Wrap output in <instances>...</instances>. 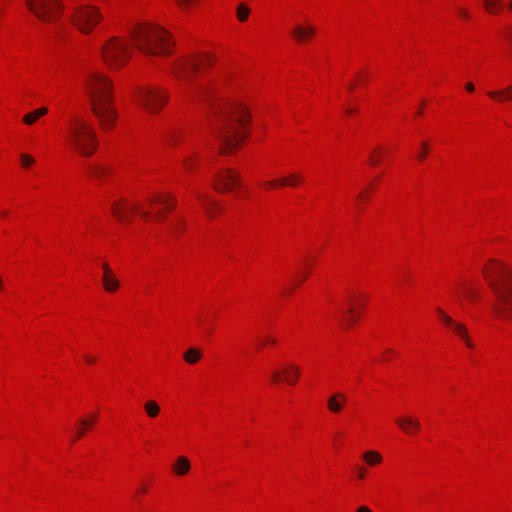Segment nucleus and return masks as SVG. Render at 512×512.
Listing matches in <instances>:
<instances>
[{
	"label": "nucleus",
	"instance_id": "f257e3e1",
	"mask_svg": "<svg viewBox=\"0 0 512 512\" xmlns=\"http://www.w3.org/2000/svg\"><path fill=\"white\" fill-rule=\"evenodd\" d=\"M218 118L215 136L220 142L221 153L235 149L247 134L250 114L240 104H223L214 108Z\"/></svg>",
	"mask_w": 512,
	"mask_h": 512
},
{
	"label": "nucleus",
	"instance_id": "f03ea898",
	"mask_svg": "<svg viewBox=\"0 0 512 512\" xmlns=\"http://www.w3.org/2000/svg\"><path fill=\"white\" fill-rule=\"evenodd\" d=\"M483 274L496 298L493 311L499 318H512V269L503 263L490 261Z\"/></svg>",
	"mask_w": 512,
	"mask_h": 512
},
{
	"label": "nucleus",
	"instance_id": "7ed1b4c3",
	"mask_svg": "<svg viewBox=\"0 0 512 512\" xmlns=\"http://www.w3.org/2000/svg\"><path fill=\"white\" fill-rule=\"evenodd\" d=\"M91 108L104 130L114 127L117 113L113 106L112 84L101 73H91L86 81Z\"/></svg>",
	"mask_w": 512,
	"mask_h": 512
},
{
	"label": "nucleus",
	"instance_id": "20e7f679",
	"mask_svg": "<svg viewBox=\"0 0 512 512\" xmlns=\"http://www.w3.org/2000/svg\"><path fill=\"white\" fill-rule=\"evenodd\" d=\"M135 47L144 54L164 56L171 53V41L166 30L154 25H140L131 32Z\"/></svg>",
	"mask_w": 512,
	"mask_h": 512
},
{
	"label": "nucleus",
	"instance_id": "39448f33",
	"mask_svg": "<svg viewBox=\"0 0 512 512\" xmlns=\"http://www.w3.org/2000/svg\"><path fill=\"white\" fill-rule=\"evenodd\" d=\"M65 139L69 146L83 157H90L97 149L94 127L80 116H72L67 123Z\"/></svg>",
	"mask_w": 512,
	"mask_h": 512
},
{
	"label": "nucleus",
	"instance_id": "423d86ee",
	"mask_svg": "<svg viewBox=\"0 0 512 512\" xmlns=\"http://www.w3.org/2000/svg\"><path fill=\"white\" fill-rule=\"evenodd\" d=\"M101 56L109 68L118 69L128 61L130 50L126 42L118 37H112L103 45Z\"/></svg>",
	"mask_w": 512,
	"mask_h": 512
},
{
	"label": "nucleus",
	"instance_id": "0eeeda50",
	"mask_svg": "<svg viewBox=\"0 0 512 512\" xmlns=\"http://www.w3.org/2000/svg\"><path fill=\"white\" fill-rule=\"evenodd\" d=\"M213 62L209 56L185 57L177 60L173 65L175 77L184 82H190L193 74L202 71Z\"/></svg>",
	"mask_w": 512,
	"mask_h": 512
},
{
	"label": "nucleus",
	"instance_id": "6e6552de",
	"mask_svg": "<svg viewBox=\"0 0 512 512\" xmlns=\"http://www.w3.org/2000/svg\"><path fill=\"white\" fill-rule=\"evenodd\" d=\"M168 93L163 88L146 87L137 95V102L149 113H157L167 102Z\"/></svg>",
	"mask_w": 512,
	"mask_h": 512
},
{
	"label": "nucleus",
	"instance_id": "1a4fd4ad",
	"mask_svg": "<svg viewBox=\"0 0 512 512\" xmlns=\"http://www.w3.org/2000/svg\"><path fill=\"white\" fill-rule=\"evenodd\" d=\"M102 19L98 9L91 5L75 7L73 24L84 34H89Z\"/></svg>",
	"mask_w": 512,
	"mask_h": 512
},
{
	"label": "nucleus",
	"instance_id": "9d476101",
	"mask_svg": "<svg viewBox=\"0 0 512 512\" xmlns=\"http://www.w3.org/2000/svg\"><path fill=\"white\" fill-rule=\"evenodd\" d=\"M25 2L30 11L45 22L56 20L62 9V4L58 0H25Z\"/></svg>",
	"mask_w": 512,
	"mask_h": 512
},
{
	"label": "nucleus",
	"instance_id": "9b49d317",
	"mask_svg": "<svg viewBox=\"0 0 512 512\" xmlns=\"http://www.w3.org/2000/svg\"><path fill=\"white\" fill-rule=\"evenodd\" d=\"M111 211L119 221L123 222L130 219L129 214L132 212L138 213L144 219H148L151 215L148 210L142 209L139 204H129L124 199L114 202L111 205Z\"/></svg>",
	"mask_w": 512,
	"mask_h": 512
},
{
	"label": "nucleus",
	"instance_id": "f8f14e48",
	"mask_svg": "<svg viewBox=\"0 0 512 512\" xmlns=\"http://www.w3.org/2000/svg\"><path fill=\"white\" fill-rule=\"evenodd\" d=\"M437 312L441 321L449 327L453 333L460 337L470 349L474 348V343L471 340L468 329L462 323L454 321L449 315H447L441 308H437Z\"/></svg>",
	"mask_w": 512,
	"mask_h": 512
},
{
	"label": "nucleus",
	"instance_id": "ddd939ff",
	"mask_svg": "<svg viewBox=\"0 0 512 512\" xmlns=\"http://www.w3.org/2000/svg\"><path fill=\"white\" fill-rule=\"evenodd\" d=\"M240 184V178L236 171L224 169L214 179V188L218 191H230Z\"/></svg>",
	"mask_w": 512,
	"mask_h": 512
},
{
	"label": "nucleus",
	"instance_id": "4468645a",
	"mask_svg": "<svg viewBox=\"0 0 512 512\" xmlns=\"http://www.w3.org/2000/svg\"><path fill=\"white\" fill-rule=\"evenodd\" d=\"M300 376V368L295 364H286L282 371L275 370L272 373V380L275 383L284 381L289 385H295Z\"/></svg>",
	"mask_w": 512,
	"mask_h": 512
},
{
	"label": "nucleus",
	"instance_id": "2eb2a0df",
	"mask_svg": "<svg viewBox=\"0 0 512 512\" xmlns=\"http://www.w3.org/2000/svg\"><path fill=\"white\" fill-rule=\"evenodd\" d=\"M302 181H303V176L298 172H294L286 177H281V178H277L274 180L266 181L264 183V185L267 188H277V187H285V186L295 187Z\"/></svg>",
	"mask_w": 512,
	"mask_h": 512
},
{
	"label": "nucleus",
	"instance_id": "dca6fc26",
	"mask_svg": "<svg viewBox=\"0 0 512 512\" xmlns=\"http://www.w3.org/2000/svg\"><path fill=\"white\" fill-rule=\"evenodd\" d=\"M399 428L407 435H413L418 432L421 428V424L418 419L412 416H405L396 420Z\"/></svg>",
	"mask_w": 512,
	"mask_h": 512
},
{
	"label": "nucleus",
	"instance_id": "f3484780",
	"mask_svg": "<svg viewBox=\"0 0 512 512\" xmlns=\"http://www.w3.org/2000/svg\"><path fill=\"white\" fill-rule=\"evenodd\" d=\"M103 268V285L104 289L107 292H114L119 287V281L116 279L115 275L113 274L112 270L110 269L109 265L107 263H104L102 265Z\"/></svg>",
	"mask_w": 512,
	"mask_h": 512
},
{
	"label": "nucleus",
	"instance_id": "a211bd4d",
	"mask_svg": "<svg viewBox=\"0 0 512 512\" xmlns=\"http://www.w3.org/2000/svg\"><path fill=\"white\" fill-rule=\"evenodd\" d=\"M347 397L345 394L337 392L332 394L327 400V407L332 413H339L342 411Z\"/></svg>",
	"mask_w": 512,
	"mask_h": 512
},
{
	"label": "nucleus",
	"instance_id": "6ab92c4d",
	"mask_svg": "<svg viewBox=\"0 0 512 512\" xmlns=\"http://www.w3.org/2000/svg\"><path fill=\"white\" fill-rule=\"evenodd\" d=\"M316 30L313 26L308 25L306 27L304 26H296L292 34L295 37L296 41L298 42H304L311 38L315 34Z\"/></svg>",
	"mask_w": 512,
	"mask_h": 512
},
{
	"label": "nucleus",
	"instance_id": "aec40b11",
	"mask_svg": "<svg viewBox=\"0 0 512 512\" xmlns=\"http://www.w3.org/2000/svg\"><path fill=\"white\" fill-rule=\"evenodd\" d=\"M487 95L499 102H505L512 100V85L501 90L488 91Z\"/></svg>",
	"mask_w": 512,
	"mask_h": 512
},
{
	"label": "nucleus",
	"instance_id": "412c9836",
	"mask_svg": "<svg viewBox=\"0 0 512 512\" xmlns=\"http://www.w3.org/2000/svg\"><path fill=\"white\" fill-rule=\"evenodd\" d=\"M88 173L90 176L98 180L99 182H102L107 175H109L110 170L109 168L102 166V165H89L88 166Z\"/></svg>",
	"mask_w": 512,
	"mask_h": 512
},
{
	"label": "nucleus",
	"instance_id": "4be33fe9",
	"mask_svg": "<svg viewBox=\"0 0 512 512\" xmlns=\"http://www.w3.org/2000/svg\"><path fill=\"white\" fill-rule=\"evenodd\" d=\"M196 197L202 202L205 212L210 217H213V211L214 209H218V204L210 199L207 195L197 193Z\"/></svg>",
	"mask_w": 512,
	"mask_h": 512
},
{
	"label": "nucleus",
	"instance_id": "5701e85b",
	"mask_svg": "<svg viewBox=\"0 0 512 512\" xmlns=\"http://www.w3.org/2000/svg\"><path fill=\"white\" fill-rule=\"evenodd\" d=\"M190 467L191 465L189 460L184 456H180L177 458L173 469L176 474L182 476L185 475L190 470Z\"/></svg>",
	"mask_w": 512,
	"mask_h": 512
},
{
	"label": "nucleus",
	"instance_id": "b1692460",
	"mask_svg": "<svg viewBox=\"0 0 512 512\" xmlns=\"http://www.w3.org/2000/svg\"><path fill=\"white\" fill-rule=\"evenodd\" d=\"M149 201L152 204H163V205H166L167 209H170L176 203L175 199L172 198L170 195H167V194H159V195L152 196V197L149 198Z\"/></svg>",
	"mask_w": 512,
	"mask_h": 512
},
{
	"label": "nucleus",
	"instance_id": "393cba45",
	"mask_svg": "<svg viewBox=\"0 0 512 512\" xmlns=\"http://www.w3.org/2000/svg\"><path fill=\"white\" fill-rule=\"evenodd\" d=\"M363 459L370 466H375L382 462L381 454L374 450H369L365 452L363 454Z\"/></svg>",
	"mask_w": 512,
	"mask_h": 512
},
{
	"label": "nucleus",
	"instance_id": "a878e982",
	"mask_svg": "<svg viewBox=\"0 0 512 512\" xmlns=\"http://www.w3.org/2000/svg\"><path fill=\"white\" fill-rule=\"evenodd\" d=\"M183 357L187 363L195 364L202 357V353L196 348H190L184 353Z\"/></svg>",
	"mask_w": 512,
	"mask_h": 512
},
{
	"label": "nucleus",
	"instance_id": "bb28decb",
	"mask_svg": "<svg viewBox=\"0 0 512 512\" xmlns=\"http://www.w3.org/2000/svg\"><path fill=\"white\" fill-rule=\"evenodd\" d=\"M144 410L151 418L157 417L160 413L159 405L153 400H149L144 403Z\"/></svg>",
	"mask_w": 512,
	"mask_h": 512
},
{
	"label": "nucleus",
	"instance_id": "cd10ccee",
	"mask_svg": "<svg viewBox=\"0 0 512 512\" xmlns=\"http://www.w3.org/2000/svg\"><path fill=\"white\" fill-rule=\"evenodd\" d=\"M341 321L347 326H352L355 323L354 308L349 307L346 311L341 314Z\"/></svg>",
	"mask_w": 512,
	"mask_h": 512
},
{
	"label": "nucleus",
	"instance_id": "c85d7f7f",
	"mask_svg": "<svg viewBox=\"0 0 512 512\" xmlns=\"http://www.w3.org/2000/svg\"><path fill=\"white\" fill-rule=\"evenodd\" d=\"M236 12L238 20L244 22L248 19L250 8L246 4L241 3L237 6Z\"/></svg>",
	"mask_w": 512,
	"mask_h": 512
},
{
	"label": "nucleus",
	"instance_id": "c756f323",
	"mask_svg": "<svg viewBox=\"0 0 512 512\" xmlns=\"http://www.w3.org/2000/svg\"><path fill=\"white\" fill-rule=\"evenodd\" d=\"M180 138V134L176 130H169L165 133V142L167 145H175Z\"/></svg>",
	"mask_w": 512,
	"mask_h": 512
},
{
	"label": "nucleus",
	"instance_id": "7c9ffc66",
	"mask_svg": "<svg viewBox=\"0 0 512 512\" xmlns=\"http://www.w3.org/2000/svg\"><path fill=\"white\" fill-rule=\"evenodd\" d=\"M484 6L490 13H496L500 9V0H484Z\"/></svg>",
	"mask_w": 512,
	"mask_h": 512
},
{
	"label": "nucleus",
	"instance_id": "2f4dec72",
	"mask_svg": "<svg viewBox=\"0 0 512 512\" xmlns=\"http://www.w3.org/2000/svg\"><path fill=\"white\" fill-rule=\"evenodd\" d=\"M39 119L38 115L36 114L35 110L25 114L23 116V123H25L26 125H32L34 124L37 120Z\"/></svg>",
	"mask_w": 512,
	"mask_h": 512
},
{
	"label": "nucleus",
	"instance_id": "473e14b6",
	"mask_svg": "<svg viewBox=\"0 0 512 512\" xmlns=\"http://www.w3.org/2000/svg\"><path fill=\"white\" fill-rule=\"evenodd\" d=\"M20 160L23 168H28L35 163V159L31 155L26 153H22L20 155Z\"/></svg>",
	"mask_w": 512,
	"mask_h": 512
},
{
	"label": "nucleus",
	"instance_id": "72a5a7b5",
	"mask_svg": "<svg viewBox=\"0 0 512 512\" xmlns=\"http://www.w3.org/2000/svg\"><path fill=\"white\" fill-rule=\"evenodd\" d=\"M421 147H422V150L419 151V153L417 154V158L420 161H422L426 157L428 149H429V145L427 142H422Z\"/></svg>",
	"mask_w": 512,
	"mask_h": 512
},
{
	"label": "nucleus",
	"instance_id": "f704fd0d",
	"mask_svg": "<svg viewBox=\"0 0 512 512\" xmlns=\"http://www.w3.org/2000/svg\"><path fill=\"white\" fill-rule=\"evenodd\" d=\"M96 420V415H94L90 420L88 419H81L79 420V423L81 424V426L83 427H90Z\"/></svg>",
	"mask_w": 512,
	"mask_h": 512
},
{
	"label": "nucleus",
	"instance_id": "c9c22d12",
	"mask_svg": "<svg viewBox=\"0 0 512 512\" xmlns=\"http://www.w3.org/2000/svg\"><path fill=\"white\" fill-rule=\"evenodd\" d=\"M175 2L183 9L189 8L193 0H175Z\"/></svg>",
	"mask_w": 512,
	"mask_h": 512
},
{
	"label": "nucleus",
	"instance_id": "e433bc0d",
	"mask_svg": "<svg viewBox=\"0 0 512 512\" xmlns=\"http://www.w3.org/2000/svg\"><path fill=\"white\" fill-rule=\"evenodd\" d=\"M211 91L208 88H201L199 90V96L205 98V100H209Z\"/></svg>",
	"mask_w": 512,
	"mask_h": 512
},
{
	"label": "nucleus",
	"instance_id": "4c0bfd02",
	"mask_svg": "<svg viewBox=\"0 0 512 512\" xmlns=\"http://www.w3.org/2000/svg\"><path fill=\"white\" fill-rule=\"evenodd\" d=\"M457 10H458L459 15L462 18H465V19L469 18L470 14H469L468 10H466L465 8H461V7H459Z\"/></svg>",
	"mask_w": 512,
	"mask_h": 512
},
{
	"label": "nucleus",
	"instance_id": "58836bf2",
	"mask_svg": "<svg viewBox=\"0 0 512 512\" xmlns=\"http://www.w3.org/2000/svg\"><path fill=\"white\" fill-rule=\"evenodd\" d=\"M35 112L38 115V117L40 118V117L44 116L45 114H47L48 109L46 107H41V108L36 109Z\"/></svg>",
	"mask_w": 512,
	"mask_h": 512
},
{
	"label": "nucleus",
	"instance_id": "ea45409f",
	"mask_svg": "<svg viewBox=\"0 0 512 512\" xmlns=\"http://www.w3.org/2000/svg\"><path fill=\"white\" fill-rule=\"evenodd\" d=\"M85 428H86V427H83V426H82L81 428L77 429V431H76V436H75L74 440L79 439V438H82V437L84 436V434H85V430H84V429H85Z\"/></svg>",
	"mask_w": 512,
	"mask_h": 512
},
{
	"label": "nucleus",
	"instance_id": "a19ab883",
	"mask_svg": "<svg viewBox=\"0 0 512 512\" xmlns=\"http://www.w3.org/2000/svg\"><path fill=\"white\" fill-rule=\"evenodd\" d=\"M369 162L371 165L373 166H376L380 163V158L379 157H376L374 155H371L370 158H369Z\"/></svg>",
	"mask_w": 512,
	"mask_h": 512
},
{
	"label": "nucleus",
	"instance_id": "79ce46f5",
	"mask_svg": "<svg viewBox=\"0 0 512 512\" xmlns=\"http://www.w3.org/2000/svg\"><path fill=\"white\" fill-rule=\"evenodd\" d=\"M366 469L364 467L358 468V478L363 479L365 477Z\"/></svg>",
	"mask_w": 512,
	"mask_h": 512
},
{
	"label": "nucleus",
	"instance_id": "37998d69",
	"mask_svg": "<svg viewBox=\"0 0 512 512\" xmlns=\"http://www.w3.org/2000/svg\"><path fill=\"white\" fill-rule=\"evenodd\" d=\"M85 361L89 364H92V363H95L96 362V358L93 357V356H89V355H86L85 356Z\"/></svg>",
	"mask_w": 512,
	"mask_h": 512
},
{
	"label": "nucleus",
	"instance_id": "c03bdc74",
	"mask_svg": "<svg viewBox=\"0 0 512 512\" xmlns=\"http://www.w3.org/2000/svg\"><path fill=\"white\" fill-rule=\"evenodd\" d=\"M164 218H165L164 214H163V212L161 210L156 212V220L157 221H162Z\"/></svg>",
	"mask_w": 512,
	"mask_h": 512
},
{
	"label": "nucleus",
	"instance_id": "a18cd8bd",
	"mask_svg": "<svg viewBox=\"0 0 512 512\" xmlns=\"http://www.w3.org/2000/svg\"><path fill=\"white\" fill-rule=\"evenodd\" d=\"M465 88L468 92H473L474 91V85L473 83L471 82H468L466 85H465Z\"/></svg>",
	"mask_w": 512,
	"mask_h": 512
},
{
	"label": "nucleus",
	"instance_id": "49530a36",
	"mask_svg": "<svg viewBox=\"0 0 512 512\" xmlns=\"http://www.w3.org/2000/svg\"><path fill=\"white\" fill-rule=\"evenodd\" d=\"M266 342L271 343V344H275L276 343V339L275 338H267L265 341H263L260 344V346L262 347Z\"/></svg>",
	"mask_w": 512,
	"mask_h": 512
},
{
	"label": "nucleus",
	"instance_id": "de8ad7c7",
	"mask_svg": "<svg viewBox=\"0 0 512 512\" xmlns=\"http://www.w3.org/2000/svg\"><path fill=\"white\" fill-rule=\"evenodd\" d=\"M356 512H372L368 507L366 506H360Z\"/></svg>",
	"mask_w": 512,
	"mask_h": 512
},
{
	"label": "nucleus",
	"instance_id": "09e8293b",
	"mask_svg": "<svg viewBox=\"0 0 512 512\" xmlns=\"http://www.w3.org/2000/svg\"><path fill=\"white\" fill-rule=\"evenodd\" d=\"M466 293H467L468 297L471 298V299L476 297V294L472 290H470V289H467Z\"/></svg>",
	"mask_w": 512,
	"mask_h": 512
},
{
	"label": "nucleus",
	"instance_id": "8fccbe9b",
	"mask_svg": "<svg viewBox=\"0 0 512 512\" xmlns=\"http://www.w3.org/2000/svg\"><path fill=\"white\" fill-rule=\"evenodd\" d=\"M346 112H347L348 114H352V113L354 112V109L349 108V109H347V110H346Z\"/></svg>",
	"mask_w": 512,
	"mask_h": 512
},
{
	"label": "nucleus",
	"instance_id": "3c124183",
	"mask_svg": "<svg viewBox=\"0 0 512 512\" xmlns=\"http://www.w3.org/2000/svg\"><path fill=\"white\" fill-rule=\"evenodd\" d=\"M184 164H185L186 168H188V169L190 168V165H189L188 160H185V161H184Z\"/></svg>",
	"mask_w": 512,
	"mask_h": 512
},
{
	"label": "nucleus",
	"instance_id": "603ef678",
	"mask_svg": "<svg viewBox=\"0 0 512 512\" xmlns=\"http://www.w3.org/2000/svg\"><path fill=\"white\" fill-rule=\"evenodd\" d=\"M177 231H178V227H177V226H175V227H173V228H172V232H173V233H177Z\"/></svg>",
	"mask_w": 512,
	"mask_h": 512
},
{
	"label": "nucleus",
	"instance_id": "864d4df0",
	"mask_svg": "<svg viewBox=\"0 0 512 512\" xmlns=\"http://www.w3.org/2000/svg\"><path fill=\"white\" fill-rule=\"evenodd\" d=\"M363 197H364L363 193H360V194L358 195V198H359V199H362Z\"/></svg>",
	"mask_w": 512,
	"mask_h": 512
},
{
	"label": "nucleus",
	"instance_id": "5fc2aeb1",
	"mask_svg": "<svg viewBox=\"0 0 512 512\" xmlns=\"http://www.w3.org/2000/svg\"><path fill=\"white\" fill-rule=\"evenodd\" d=\"M2 286H3V281H2V279L0 278V289L2 288Z\"/></svg>",
	"mask_w": 512,
	"mask_h": 512
},
{
	"label": "nucleus",
	"instance_id": "6e6d98bb",
	"mask_svg": "<svg viewBox=\"0 0 512 512\" xmlns=\"http://www.w3.org/2000/svg\"><path fill=\"white\" fill-rule=\"evenodd\" d=\"M348 88H349V90H352V89H353V85H352V84H351V85H349V87H348Z\"/></svg>",
	"mask_w": 512,
	"mask_h": 512
},
{
	"label": "nucleus",
	"instance_id": "4d7b16f0",
	"mask_svg": "<svg viewBox=\"0 0 512 512\" xmlns=\"http://www.w3.org/2000/svg\"><path fill=\"white\" fill-rule=\"evenodd\" d=\"M509 8L512 10V0L511 3L509 4Z\"/></svg>",
	"mask_w": 512,
	"mask_h": 512
}]
</instances>
